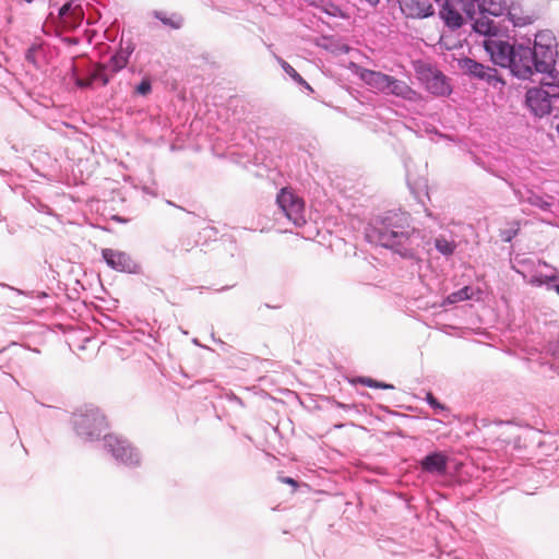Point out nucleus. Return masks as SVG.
<instances>
[{
  "label": "nucleus",
  "instance_id": "obj_1",
  "mask_svg": "<svg viewBox=\"0 0 559 559\" xmlns=\"http://www.w3.org/2000/svg\"><path fill=\"white\" fill-rule=\"evenodd\" d=\"M366 239L412 262L421 260L420 249L430 242L423 230L412 225L411 214L401 210L386 211L371 219Z\"/></svg>",
  "mask_w": 559,
  "mask_h": 559
},
{
  "label": "nucleus",
  "instance_id": "obj_2",
  "mask_svg": "<svg viewBox=\"0 0 559 559\" xmlns=\"http://www.w3.org/2000/svg\"><path fill=\"white\" fill-rule=\"evenodd\" d=\"M483 46L495 64L509 68L512 74L519 79L526 80L532 76L528 66V58L532 57L530 45L486 38Z\"/></svg>",
  "mask_w": 559,
  "mask_h": 559
},
{
  "label": "nucleus",
  "instance_id": "obj_3",
  "mask_svg": "<svg viewBox=\"0 0 559 559\" xmlns=\"http://www.w3.org/2000/svg\"><path fill=\"white\" fill-rule=\"evenodd\" d=\"M540 86L528 88L525 104L530 111L543 118L554 109H559V72H544Z\"/></svg>",
  "mask_w": 559,
  "mask_h": 559
},
{
  "label": "nucleus",
  "instance_id": "obj_4",
  "mask_svg": "<svg viewBox=\"0 0 559 559\" xmlns=\"http://www.w3.org/2000/svg\"><path fill=\"white\" fill-rule=\"evenodd\" d=\"M531 45V39L527 44ZM556 37L551 31L545 29L535 34L534 45L530 46L532 57L528 58L531 74L544 72H557L555 70L557 50Z\"/></svg>",
  "mask_w": 559,
  "mask_h": 559
},
{
  "label": "nucleus",
  "instance_id": "obj_5",
  "mask_svg": "<svg viewBox=\"0 0 559 559\" xmlns=\"http://www.w3.org/2000/svg\"><path fill=\"white\" fill-rule=\"evenodd\" d=\"M73 429L84 441L99 439L107 427L105 416L94 405H85L76 409L71 418Z\"/></svg>",
  "mask_w": 559,
  "mask_h": 559
},
{
  "label": "nucleus",
  "instance_id": "obj_6",
  "mask_svg": "<svg viewBox=\"0 0 559 559\" xmlns=\"http://www.w3.org/2000/svg\"><path fill=\"white\" fill-rule=\"evenodd\" d=\"M414 68L420 83L433 96L444 97L452 93L449 79L431 64L424 61H416Z\"/></svg>",
  "mask_w": 559,
  "mask_h": 559
},
{
  "label": "nucleus",
  "instance_id": "obj_7",
  "mask_svg": "<svg viewBox=\"0 0 559 559\" xmlns=\"http://www.w3.org/2000/svg\"><path fill=\"white\" fill-rule=\"evenodd\" d=\"M104 449L111 454L117 463L124 466L136 467L141 463L140 452L123 437L105 435Z\"/></svg>",
  "mask_w": 559,
  "mask_h": 559
},
{
  "label": "nucleus",
  "instance_id": "obj_8",
  "mask_svg": "<svg viewBox=\"0 0 559 559\" xmlns=\"http://www.w3.org/2000/svg\"><path fill=\"white\" fill-rule=\"evenodd\" d=\"M276 203L284 216L295 227H302L306 223L305 201L288 188H283L276 197Z\"/></svg>",
  "mask_w": 559,
  "mask_h": 559
},
{
  "label": "nucleus",
  "instance_id": "obj_9",
  "mask_svg": "<svg viewBox=\"0 0 559 559\" xmlns=\"http://www.w3.org/2000/svg\"><path fill=\"white\" fill-rule=\"evenodd\" d=\"M457 66L464 74L472 79L485 81L489 85L493 86H496L497 83L503 84V81L498 76L496 69L485 66L472 58L464 57L459 59Z\"/></svg>",
  "mask_w": 559,
  "mask_h": 559
},
{
  "label": "nucleus",
  "instance_id": "obj_10",
  "mask_svg": "<svg viewBox=\"0 0 559 559\" xmlns=\"http://www.w3.org/2000/svg\"><path fill=\"white\" fill-rule=\"evenodd\" d=\"M511 189L519 203L528 204L543 212H551V207L554 205V197L548 194H538L532 188L525 185H511Z\"/></svg>",
  "mask_w": 559,
  "mask_h": 559
},
{
  "label": "nucleus",
  "instance_id": "obj_11",
  "mask_svg": "<svg viewBox=\"0 0 559 559\" xmlns=\"http://www.w3.org/2000/svg\"><path fill=\"white\" fill-rule=\"evenodd\" d=\"M102 257L106 264L117 272L140 273L141 266L124 251L105 248L102 250Z\"/></svg>",
  "mask_w": 559,
  "mask_h": 559
},
{
  "label": "nucleus",
  "instance_id": "obj_12",
  "mask_svg": "<svg viewBox=\"0 0 559 559\" xmlns=\"http://www.w3.org/2000/svg\"><path fill=\"white\" fill-rule=\"evenodd\" d=\"M71 72L75 85L80 88H88L96 83L106 86L110 82V75L105 73L104 69H102L98 63L87 69L85 78L79 75L74 64L71 67Z\"/></svg>",
  "mask_w": 559,
  "mask_h": 559
},
{
  "label": "nucleus",
  "instance_id": "obj_13",
  "mask_svg": "<svg viewBox=\"0 0 559 559\" xmlns=\"http://www.w3.org/2000/svg\"><path fill=\"white\" fill-rule=\"evenodd\" d=\"M402 13L408 19H426L435 13L429 0H397Z\"/></svg>",
  "mask_w": 559,
  "mask_h": 559
},
{
  "label": "nucleus",
  "instance_id": "obj_14",
  "mask_svg": "<svg viewBox=\"0 0 559 559\" xmlns=\"http://www.w3.org/2000/svg\"><path fill=\"white\" fill-rule=\"evenodd\" d=\"M449 457L444 452L433 451L424 456L419 466L423 472L431 475H443L448 469Z\"/></svg>",
  "mask_w": 559,
  "mask_h": 559
},
{
  "label": "nucleus",
  "instance_id": "obj_15",
  "mask_svg": "<svg viewBox=\"0 0 559 559\" xmlns=\"http://www.w3.org/2000/svg\"><path fill=\"white\" fill-rule=\"evenodd\" d=\"M356 74L370 88L383 94L386 92L391 75L361 67L357 69Z\"/></svg>",
  "mask_w": 559,
  "mask_h": 559
},
{
  "label": "nucleus",
  "instance_id": "obj_16",
  "mask_svg": "<svg viewBox=\"0 0 559 559\" xmlns=\"http://www.w3.org/2000/svg\"><path fill=\"white\" fill-rule=\"evenodd\" d=\"M62 22L69 27H76L84 20V11L78 0L66 2L58 13Z\"/></svg>",
  "mask_w": 559,
  "mask_h": 559
},
{
  "label": "nucleus",
  "instance_id": "obj_17",
  "mask_svg": "<svg viewBox=\"0 0 559 559\" xmlns=\"http://www.w3.org/2000/svg\"><path fill=\"white\" fill-rule=\"evenodd\" d=\"M388 85V90L384 94L393 95L408 102H416L419 98V94L405 81L390 76Z\"/></svg>",
  "mask_w": 559,
  "mask_h": 559
},
{
  "label": "nucleus",
  "instance_id": "obj_18",
  "mask_svg": "<svg viewBox=\"0 0 559 559\" xmlns=\"http://www.w3.org/2000/svg\"><path fill=\"white\" fill-rule=\"evenodd\" d=\"M479 14H488L492 16H502L509 9L507 0H476Z\"/></svg>",
  "mask_w": 559,
  "mask_h": 559
},
{
  "label": "nucleus",
  "instance_id": "obj_19",
  "mask_svg": "<svg viewBox=\"0 0 559 559\" xmlns=\"http://www.w3.org/2000/svg\"><path fill=\"white\" fill-rule=\"evenodd\" d=\"M473 29L475 33L486 36L487 38H493L499 32V26L491 20L488 14H479L473 23Z\"/></svg>",
  "mask_w": 559,
  "mask_h": 559
},
{
  "label": "nucleus",
  "instance_id": "obj_20",
  "mask_svg": "<svg viewBox=\"0 0 559 559\" xmlns=\"http://www.w3.org/2000/svg\"><path fill=\"white\" fill-rule=\"evenodd\" d=\"M440 17L444 24L451 29H457L463 25L464 19L456 7H451L449 3H442L440 10Z\"/></svg>",
  "mask_w": 559,
  "mask_h": 559
},
{
  "label": "nucleus",
  "instance_id": "obj_21",
  "mask_svg": "<svg viewBox=\"0 0 559 559\" xmlns=\"http://www.w3.org/2000/svg\"><path fill=\"white\" fill-rule=\"evenodd\" d=\"M135 45L132 43L131 39H124L123 37H121L119 48L112 56H115L118 60H120L127 66L129 62V58L133 53Z\"/></svg>",
  "mask_w": 559,
  "mask_h": 559
},
{
  "label": "nucleus",
  "instance_id": "obj_22",
  "mask_svg": "<svg viewBox=\"0 0 559 559\" xmlns=\"http://www.w3.org/2000/svg\"><path fill=\"white\" fill-rule=\"evenodd\" d=\"M472 295L473 289L469 286H464L463 288L448 295L442 305H454L461 301H465L471 299Z\"/></svg>",
  "mask_w": 559,
  "mask_h": 559
},
{
  "label": "nucleus",
  "instance_id": "obj_23",
  "mask_svg": "<svg viewBox=\"0 0 559 559\" xmlns=\"http://www.w3.org/2000/svg\"><path fill=\"white\" fill-rule=\"evenodd\" d=\"M435 248L440 254L448 258L454 253L456 243L454 240H449L443 236H439L435 239Z\"/></svg>",
  "mask_w": 559,
  "mask_h": 559
},
{
  "label": "nucleus",
  "instance_id": "obj_24",
  "mask_svg": "<svg viewBox=\"0 0 559 559\" xmlns=\"http://www.w3.org/2000/svg\"><path fill=\"white\" fill-rule=\"evenodd\" d=\"M504 15L514 26H525L533 22L530 15H522L514 5H510Z\"/></svg>",
  "mask_w": 559,
  "mask_h": 559
},
{
  "label": "nucleus",
  "instance_id": "obj_25",
  "mask_svg": "<svg viewBox=\"0 0 559 559\" xmlns=\"http://www.w3.org/2000/svg\"><path fill=\"white\" fill-rule=\"evenodd\" d=\"M280 63L284 72L288 74L297 84L312 92V88L307 83V81L287 61L280 59Z\"/></svg>",
  "mask_w": 559,
  "mask_h": 559
},
{
  "label": "nucleus",
  "instance_id": "obj_26",
  "mask_svg": "<svg viewBox=\"0 0 559 559\" xmlns=\"http://www.w3.org/2000/svg\"><path fill=\"white\" fill-rule=\"evenodd\" d=\"M104 72L110 75V79L124 69L127 66L118 60L115 56H111L106 63H98Z\"/></svg>",
  "mask_w": 559,
  "mask_h": 559
},
{
  "label": "nucleus",
  "instance_id": "obj_27",
  "mask_svg": "<svg viewBox=\"0 0 559 559\" xmlns=\"http://www.w3.org/2000/svg\"><path fill=\"white\" fill-rule=\"evenodd\" d=\"M104 72L110 75V79L124 69L127 66L118 60L115 56H111L106 63H98Z\"/></svg>",
  "mask_w": 559,
  "mask_h": 559
},
{
  "label": "nucleus",
  "instance_id": "obj_28",
  "mask_svg": "<svg viewBox=\"0 0 559 559\" xmlns=\"http://www.w3.org/2000/svg\"><path fill=\"white\" fill-rule=\"evenodd\" d=\"M154 16L160 21L164 25H167L171 28H179L182 25V19L179 15L174 14L168 17L167 14L163 11H155Z\"/></svg>",
  "mask_w": 559,
  "mask_h": 559
},
{
  "label": "nucleus",
  "instance_id": "obj_29",
  "mask_svg": "<svg viewBox=\"0 0 559 559\" xmlns=\"http://www.w3.org/2000/svg\"><path fill=\"white\" fill-rule=\"evenodd\" d=\"M359 382L368 388L373 389H382V390H393L394 385L385 382H381L378 380H374L372 378L362 377L359 379Z\"/></svg>",
  "mask_w": 559,
  "mask_h": 559
},
{
  "label": "nucleus",
  "instance_id": "obj_30",
  "mask_svg": "<svg viewBox=\"0 0 559 559\" xmlns=\"http://www.w3.org/2000/svg\"><path fill=\"white\" fill-rule=\"evenodd\" d=\"M426 402L436 413L449 411L448 407L445 405L441 404L431 392H428L426 394Z\"/></svg>",
  "mask_w": 559,
  "mask_h": 559
},
{
  "label": "nucleus",
  "instance_id": "obj_31",
  "mask_svg": "<svg viewBox=\"0 0 559 559\" xmlns=\"http://www.w3.org/2000/svg\"><path fill=\"white\" fill-rule=\"evenodd\" d=\"M152 92V83L148 78H144L136 86L135 93L141 96H146Z\"/></svg>",
  "mask_w": 559,
  "mask_h": 559
},
{
  "label": "nucleus",
  "instance_id": "obj_32",
  "mask_svg": "<svg viewBox=\"0 0 559 559\" xmlns=\"http://www.w3.org/2000/svg\"><path fill=\"white\" fill-rule=\"evenodd\" d=\"M459 10H462L468 16H472L475 11V0H464V2L460 4Z\"/></svg>",
  "mask_w": 559,
  "mask_h": 559
},
{
  "label": "nucleus",
  "instance_id": "obj_33",
  "mask_svg": "<svg viewBox=\"0 0 559 559\" xmlns=\"http://www.w3.org/2000/svg\"><path fill=\"white\" fill-rule=\"evenodd\" d=\"M38 49V46L36 45H32L25 52V59L27 62L36 66V57H35V53Z\"/></svg>",
  "mask_w": 559,
  "mask_h": 559
},
{
  "label": "nucleus",
  "instance_id": "obj_34",
  "mask_svg": "<svg viewBox=\"0 0 559 559\" xmlns=\"http://www.w3.org/2000/svg\"><path fill=\"white\" fill-rule=\"evenodd\" d=\"M518 234V229H509L502 233V240L506 242H510L515 235Z\"/></svg>",
  "mask_w": 559,
  "mask_h": 559
},
{
  "label": "nucleus",
  "instance_id": "obj_35",
  "mask_svg": "<svg viewBox=\"0 0 559 559\" xmlns=\"http://www.w3.org/2000/svg\"><path fill=\"white\" fill-rule=\"evenodd\" d=\"M194 245L195 242L191 241L190 239L180 240V247L186 252H189L194 247Z\"/></svg>",
  "mask_w": 559,
  "mask_h": 559
},
{
  "label": "nucleus",
  "instance_id": "obj_36",
  "mask_svg": "<svg viewBox=\"0 0 559 559\" xmlns=\"http://www.w3.org/2000/svg\"><path fill=\"white\" fill-rule=\"evenodd\" d=\"M280 480L282 483L290 485L293 487H297L298 486L297 481L294 478H292V477L283 476V477H280Z\"/></svg>",
  "mask_w": 559,
  "mask_h": 559
},
{
  "label": "nucleus",
  "instance_id": "obj_37",
  "mask_svg": "<svg viewBox=\"0 0 559 559\" xmlns=\"http://www.w3.org/2000/svg\"><path fill=\"white\" fill-rule=\"evenodd\" d=\"M443 3H449V5L451 7H456L457 9L460 8V4L462 2H464V0H442Z\"/></svg>",
  "mask_w": 559,
  "mask_h": 559
},
{
  "label": "nucleus",
  "instance_id": "obj_38",
  "mask_svg": "<svg viewBox=\"0 0 559 559\" xmlns=\"http://www.w3.org/2000/svg\"><path fill=\"white\" fill-rule=\"evenodd\" d=\"M552 289L559 295V282L552 286Z\"/></svg>",
  "mask_w": 559,
  "mask_h": 559
},
{
  "label": "nucleus",
  "instance_id": "obj_39",
  "mask_svg": "<svg viewBox=\"0 0 559 559\" xmlns=\"http://www.w3.org/2000/svg\"><path fill=\"white\" fill-rule=\"evenodd\" d=\"M233 401H235L238 404H242L241 400L237 397L236 395L233 396Z\"/></svg>",
  "mask_w": 559,
  "mask_h": 559
},
{
  "label": "nucleus",
  "instance_id": "obj_40",
  "mask_svg": "<svg viewBox=\"0 0 559 559\" xmlns=\"http://www.w3.org/2000/svg\"><path fill=\"white\" fill-rule=\"evenodd\" d=\"M228 288H229L228 286H225V287H222L221 289H217V292H224V290H226Z\"/></svg>",
  "mask_w": 559,
  "mask_h": 559
},
{
  "label": "nucleus",
  "instance_id": "obj_41",
  "mask_svg": "<svg viewBox=\"0 0 559 559\" xmlns=\"http://www.w3.org/2000/svg\"><path fill=\"white\" fill-rule=\"evenodd\" d=\"M556 278H557V276H556V275H552V276H549V277H548V280H549V281H555Z\"/></svg>",
  "mask_w": 559,
  "mask_h": 559
},
{
  "label": "nucleus",
  "instance_id": "obj_42",
  "mask_svg": "<svg viewBox=\"0 0 559 559\" xmlns=\"http://www.w3.org/2000/svg\"><path fill=\"white\" fill-rule=\"evenodd\" d=\"M555 129H556L557 134H558V136H559V123L556 126V128H555Z\"/></svg>",
  "mask_w": 559,
  "mask_h": 559
}]
</instances>
